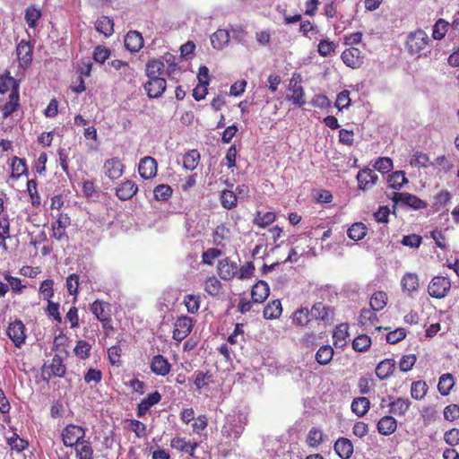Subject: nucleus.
I'll list each match as a JSON object with an SVG mask.
<instances>
[{
	"instance_id": "obj_1",
	"label": "nucleus",
	"mask_w": 459,
	"mask_h": 459,
	"mask_svg": "<svg viewBox=\"0 0 459 459\" xmlns=\"http://www.w3.org/2000/svg\"><path fill=\"white\" fill-rule=\"evenodd\" d=\"M431 39L425 30L411 31L406 38L405 48L410 55L416 57L429 56L431 53Z\"/></svg>"
},
{
	"instance_id": "obj_2",
	"label": "nucleus",
	"mask_w": 459,
	"mask_h": 459,
	"mask_svg": "<svg viewBox=\"0 0 459 459\" xmlns=\"http://www.w3.org/2000/svg\"><path fill=\"white\" fill-rule=\"evenodd\" d=\"M247 424V418L241 414L228 415L221 428V434L230 440H237Z\"/></svg>"
},
{
	"instance_id": "obj_3",
	"label": "nucleus",
	"mask_w": 459,
	"mask_h": 459,
	"mask_svg": "<svg viewBox=\"0 0 459 459\" xmlns=\"http://www.w3.org/2000/svg\"><path fill=\"white\" fill-rule=\"evenodd\" d=\"M300 82V74H294L289 84V91L291 92V95H288L286 98L291 100L294 105L301 108L306 104V100L305 91Z\"/></svg>"
},
{
	"instance_id": "obj_4",
	"label": "nucleus",
	"mask_w": 459,
	"mask_h": 459,
	"mask_svg": "<svg viewBox=\"0 0 459 459\" xmlns=\"http://www.w3.org/2000/svg\"><path fill=\"white\" fill-rule=\"evenodd\" d=\"M451 289L450 280L443 276H435L428 286V292L432 298L443 299Z\"/></svg>"
},
{
	"instance_id": "obj_5",
	"label": "nucleus",
	"mask_w": 459,
	"mask_h": 459,
	"mask_svg": "<svg viewBox=\"0 0 459 459\" xmlns=\"http://www.w3.org/2000/svg\"><path fill=\"white\" fill-rule=\"evenodd\" d=\"M85 429L74 424L67 425L62 431V438L65 446H74L85 437Z\"/></svg>"
},
{
	"instance_id": "obj_6",
	"label": "nucleus",
	"mask_w": 459,
	"mask_h": 459,
	"mask_svg": "<svg viewBox=\"0 0 459 459\" xmlns=\"http://www.w3.org/2000/svg\"><path fill=\"white\" fill-rule=\"evenodd\" d=\"M390 198L394 203V204H402L411 207L414 210H420L427 206L424 201L409 193L394 192Z\"/></svg>"
},
{
	"instance_id": "obj_7",
	"label": "nucleus",
	"mask_w": 459,
	"mask_h": 459,
	"mask_svg": "<svg viewBox=\"0 0 459 459\" xmlns=\"http://www.w3.org/2000/svg\"><path fill=\"white\" fill-rule=\"evenodd\" d=\"M193 328V321L188 316H181L174 324L173 339L181 342L186 338Z\"/></svg>"
},
{
	"instance_id": "obj_8",
	"label": "nucleus",
	"mask_w": 459,
	"mask_h": 459,
	"mask_svg": "<svg viewBox=\"0 0 459 459\" xmlns=\"http://www.w3.org/2000/svg\"><path fill=\"white\" fill-rule=\"evenodd\" d=\"M151 99L160 98L166 90L167 82L163 77L151 78L143 85Z\"/></svg>"
},
{
	"instance_id": "obj_9",
	"label": "nucleus",
	"mask_w": 459,
	"mask_h": 459,
	"mask_svg": "<svg viewBox=\"0 0 459 459\" xmlns=\"http://www.w3.org/2000/svg\"><path fill=\"white\" fill-rule=\"evenodd\" d=\"M158 164L154 158L145 156L140 160L138 171L144 179H150L157 175Z\"/></svg>"
},
{
	"instance_id": "obj_10",
	"label": "nucleus",
	"mask_w": 459,
	"mask_h": 459,
	"mask_svg": "<svg viewBox=\"0 0 459 459\" xmlns=\"http://www.w3.org/2000/svg\"><path fill=\"white\" fill-rule=\"evenodd\" d=\"M359 189L367 190L375 186L378 180V176L371 169H362L357 174Z\"/></svg>"
},
{
	"instance_id": "obj_11",
	"label": "nucleus",
	"mask_w": 459,
	"mask_h": 459,
	"mask_svg": "<svg viewBox=\"0 0 459 459\" xmlns=\"http://www.w3.org/2000/svg\"><path fill=\"white\" fill-rule=\"evenodd\" d=\"M7 334L16 347H21L26 338L25 326L22 322L16 320L11 323L7 328Z\"/></svg>"
},
{
	"instance_id": "obj_12",
	"label": "nucleus",
	"mask_w": 459,
	"mask_h": 459,
	"mask_svg": "<svg viewBox=\"0 0 459 459\" xmlns=\"http://www.w3.org/2000/svg\"><path fill=\"white\" fill-rule=\"evenodd\" d=\"M341 57L347 66L353 69L360 67L363 64L362 52L358 48H350L344 50Z\"/></svg>"
},
{
	"instance_id": "obj_13",
	"label": "nucleus",
	"mask_w": 459,
	"mask_h": 459,
	"mask_svg": "<svg viewBox=\"0 0 459 459\" xmlns=\"http://www.w3.org/2000/svg\"><path fill=\"white\" fill-rule=\"evenodd\" d=\"M103 171L106 177L115 180L123 175L124 165L118 158H111L105 161Z\"/></svg>"
},
{
	"instance_id": "obj_14",
	"label": "nucleus",
	"mask_w": 459,
	"mask_h": 459,
	"mask_svg": "<svg viewBox=\"0 0 459 459\" xmlns=\"http://www.w3.org/2000/svg\"><path fill=\"white\" fill-rule=\"evenodd\" d=\"M19 65L27 68L32 62V47L27 41L22 40L16 48Z\"/></svg>"
},
{
	"instance_id": "obj_15",
	"label": "nucleus",
	"mask_w": 459,
	"mask_h": 459,
	"mask_svg": "<svg viewBox=\"0 0 459 459\" xmlns=\"http://www.w3.org/2000/svg\"><path fill=\"white\" fill-rule=\"evenodd\" d=\"M150 368L153 374L165 377L170 372L171 364L164 356L158 354L152 359Z\"/></svg>"
},
{
	"instance_id": "obj_16",
	"label": "nucleus",
	"mask_w": 459,
	"mask_h": 459,
	"mask_svg": "<svg viewBox=\"0 0 459 459\" xmlns=\"http://www.w3.org/2000/svg\"><path fill=\"white\" fill-rule=\"evenodd\" d=\"M70 225V218L67 215L60 214L56 221L52 223L53 238L56 240L67 239L66 227Z\"/></svg>"
},
{
	"instance_id": "obj_17",
	"label": "nucleus",
	"mask_w": 459,
	"mask_h": 459,
	"mask_svg": "<svg viewBox=\"0 0 459 459\" xmlns=\"http://www.w3.org/2000/svg\"><path fill=\"white\" fill-rule=\"evenodd\" d=\"M310 315L313 319L329 323L333 320V312L329 307L318 302L312 307Z\"/></svg>"
},
{
	"instance_id": "obj_18",
	"label": "nucleus",
	"mask_w": 459,
	"mask_h": 459,
	"mask_svg": "<svg viewBox=\"0 0 459 459\" xmlns=\"http://www.w3.org/2000/svg\"><path fill=\"white\" fill-rule=\"evenodd\" d=\"M218 273L223 280H231L238 273V265L228 258L221 259L218 263Z\"/></svg>"
},
{
	"instance_id": "obj_19",
	"label": "nucleus",
	"mask_w": 459,
	"mask_h": 459,
	"mask_svg": "<svg viewBox=\"0 0 459 459\" xmlns=\"http://www.w3.org/2000/svg\"><path fill=\"white\" fill-rule=\"evenodd\" d=\"M137 191V185L134 181L127 179L117 187L116 195L120 200L126 201L131 199Z\"/></svg>"
},
{
	"instance_id": "obj_20",
	"label": "nucleus",
	"mask_w": 459,
	"mask_h": 459,
	"mask_svg": "<svg viewBox=\"0 0 459 459\" xmlns=\"http://www.w3.org/2000/svg\"><path fill=\"white\" fill-rule=\"evenodd\" d=\"M125 47L132 53L138 52L143 46V39L136 30L129 31L124 39Z\"/></svg>"
},
{
	"instance_id": "obj_21",
	"label": "nucleus",
	"mask_w": 459,
	"mask_h": 459,
	"mask_svg": "<svg viewBox=\"0 0 459 459\" xmlns=\"http://www.w3.org/2000/svg\"><path fill=\"white\" fill-rule=\"evenodd\" d=\"M161 400V394L155 391L150 394L147 397L143 399L137 407V416L143 417L147 411L155 404L159 403Z\"/></svg>"
},
{
	"instance_id": "obj_22",
	"label": "nucleus",
	"mask_w": 459,
	"mask_h": 459,
	"mask_svg": "<svg viewBox=\"0 0 459 459\" xmlns=\"http://www.w3.org/2000/svg\"><path fill=\"white\" fill-rule=\"evenodd\" d=\"M270 293V287L264 281H257L251 290L252 301L255 303H263Z\"/></svg>"
},
{
	"instance_id": "obj_23",
	"label": "nucleus",
	"mask_w": 459,
	"mask_h": 459,
	"mask_svg": "<svg viewBox=\"0 0 459 459\" xmlns=\"http://www.w3.org/2000/svg\"><path fill=\"white\" fill-rule=\"evenodd\" d=\"M91 310L98 320L102 323L103 328H108L109 326L110 317L108 313L106 311V304L104 302L98 299L95 300L91 305Z\"/></svg>"
},
{
	"instance_id": "obj_24",
	"label": "nucleus",
	"mask_w": 459,
	"mask_h": 459,
	"mask_svg": "<svg viewBox=\"0 0 459 459\" xmlns=\"http://www.w3.org/2000/svg\"><path fill=\"white\" fill-rule=\"evenodd\" d=\"M20 96L17 89L12 90L8 100L2 106L1 109L4 118L11 116L19 107Z\"/></svg>"
},
{
	"instance_id": "obj_25",
	"label": "nucleus",
	"mask_w": 459,
	"mask_h": 459,
	"mask_svg": "<svg viewBox=\"0 0 459 459\" xmlns=\"http://www.w3.org/2000/svg\"><path fill=\"white\" fill-rule=\"evenodd\" d=\"M401 286L403 291L407 294H411L419 290L420 282L416 273H407L401 280Z\"/></svg>"
},
{
	"instance_id": "obj_26",
	"label": "nucleus",
	"mask_w": 459,
	"mask_h": 459,
	"mask_svg": "<svg viewBox=\"0 0 459 459\" xmlns=\"http://www.w3.org/2000/svg\"><path fill=\"white\" fill-rule=\"evenodd\" d=\"M336 454L342 459H349L353 453V445L344 437L339 438L334 444Z\"/></svg>"
},
{
	"instance_id": "obj_27",
	"label": "nucleus",
	"mask_w": 459,
	"mask_h": 459,
	"mask_svg": "<svg viewBox=\"0 0 459 459\" xmlns=\"http://www.w3.org/2000/svg\"><path fill=\"white\" fill-rule=\"evenodd\" d=\"M164 73L165 71L163 61L153 59L146 64L145 74L149 79L161 77Z\"/></svg>"
},
{
	"instance_id": "obj_28",
	"label": "nucleus",
	"mask_w": 459,
	"mask_h": 459,
	"mask_svg": "<svg viewBox=\"0 0 459 459\" xmlns=\"http://www.w3.org/2000/svg\"><path fill=\"white\" fill-rule=\"evenodd\" d=\"M395 368V361L392 359H385L378 363L376 368V374L381 380L392 375Z\"/></svg>"
},
{
	"instance_id": "obj_29",
	"label": "nucleus",
	"mask_w": 459,
	"mask_h": 459,
	"mask_svg": "<svg viewBox=\"0 0 459 459\" xmlns=\"http://www.w3.org/2000/svg\"><path fill=\"white\" fill-rule=\"evenodd\" d=\"M396 428V420L392 416H385L381 418L377 423V429L379 433L385 436L393 434Z\"/></svg>"
},
{
	"instance_id": "obj_30",
	"label": "nucleus",
	"mask_w": 459,
	"mask_h": 459,
	"mask_svg": "<svg viewBox=\"0 0 459 459\" xmlns=\"http://www.w3.org/2000/svg\"><path fill=\"white\" fill-rule=\"evenodd\" d=\"M74 447L77 459H93L94 451L89 440L84 438L74 446Z\"/></svg>"
},
{
	"instance_id": "obj_31",
	"label": "nucleus",
	"mask_w": 459,
	"mask_h": 459,
	"mask_svg": "<svg viewBox=\"0 0 459 459\" xmlns=\"http://www.w3.org/2000/svg\"><path fill=\"white\" fill-rule=\"evenodd\" d=\"M95 29L105 37H109L114 32V22L109 17L101 16L96 21Z\"/></svg>"
},
{
	"instance_id": "obj_32",
	"label": "nucleus",
	"mask_w": 459,
	"mask_h": 459,
	"mask_svg": "<svg viewBox=\"0 0 459 459\" xmlns=\"http://www.w3.org/2000/svg\"><path fill=\"white\" fill-rule=\"evenodd\" d=\"M230 41V33L226 30H218L211 36V44L215 49H221Z\"/></svg>"
},
{
	"instance_id": "obj_33",
	"label": "nucleus",
	"mask_w": 459,
	"mask_h": 459,
	"mask_svg": "<svg viewBox=\"0 0 459 459\" xmlns=\"http://www.w3.org/2000/svg\"><path fill=\"white\" fill-rule=\"evenodd\" d=\"M348 324H340L337 325L333 333V343L335 346L343 347L346 345L348 337Z\"/></svg>"
},
{
	"instance_id": "obj_34",
	"label": "nucleus",
	"mask_w": 459,
	"mask_h": 459,
	"mask_svg": "<svg viewBox=\"0 0 459 459\" xmlns=\"http://www.w3.org/2000/svg\"><path fill=\"white\" fill-rule=\"evenodd\" d=\"M282 312L281 303L279 299L269 302L264 308V317L265 319H276L280 317Z\"/></svg>"
},
{
	"instance_id": "obj_35",
	"label": "nucleus",
	"mask_w": 459,
	"mask_h": 459,
	"mask_svg": "<svg viewBox=\"0 0 459 459\" xmlns=\"http://www.w3.org/2000/svg\"><path fill=\"white\" fill-rule=\"evenodd\" d=\"M369 400L366 397L355 398L351 403L352 411L359 417L365 415L369 409Z\"/></svg>"
},
{
	"instance_id": "obj_36",
	"label": "nucleus",
	"mask_w": 459,
	"mask_h": 459,
	"mask_svg": "<svg viewBox=\"0 0 459 459\" xmlns=\"http://www.w3.org/2000/svg\"><path fill=\"white\" fill-rule=\"evenodd\" d=\"M387 182L393 189L399 190L408 183L403 171H394L389 175Z\"/></svg>"
},
{
	"instance_id": "obj_37",
	"label": "nucleus",
	"mask_w": 459,
	"mask_h": 459,
	"mask_svg": "<svg viewBox=\"0 0 459 459\" xmlns=\"http://www.w3.org/2000/svg\"><path fill=\"white\" fill-rule=\"evenodd\" d=\"M455 385L454 377L451 374H443L439 377L437 389L441 395H447L449 394L451 389L453 388Z\"/></svg>"
},
{
	"instance_id": "obj_38",
	"label": "nucleus",
	"mask_w": 459,
	"mask_h": 459,
	"mask_svg": "<svg viewBox=\"0 0 459 459\" xmlns=\"http://www.w3.org/2000/svg\"><path fill=\"white\" fill-rule=\"evenodd\" d=\"M347 234L352 240H360L367 234V227L362 222H355L348 229Z\"/></svg>"
},
{
	"instance_id": "obj_39",
	"label": "nucleus",
	"mask_w": 459,
	"mask_h": 459,
	"mask_svg": "<svg viewBox=\"0 0 459 459\" xmlns=\"http://www.w3.org/2000/svg\"><path fill=\"white\" fill-rule=\"evenodd\" d=\"M333 356V349L330 345L321 346L316 353V359L321 365L328 364Z\"/></svg>"
},
{
	"instance_id": "obj_40",
	"label": "nucleus",
	"mask_w": 459,
	"mask_h": 459,
	"mask_svg": "<svg viewBox=\"0 0 459 459\" xmlns=\"http://www.w3.org/2000/svg\"><path fill=\"white\" fill-rule=\"evenodd\" d=\"M200 160V154L196 150H191L183 157V167L187 170H194Z\"/></svg>"
},
{
	"instance_id": "obj_41",
	"label": "nucleus",
	"mask_w": 459,
	"mask_h": 459,
	"mask_svg": "<svg viewBox=\"0 0 459 459\" xmlns=\"http://www.w3.org/2000/svg\"><path fill=\"white\" fill-rule=\"evenodd\" d=\"M411 405V402L406 398H398L389 403L391 412L396 415H404Z\"/></svg>"
},
{
	"instance_id": "obj_42",
	"label": "nucleus",
	"mask_w": 459,
	"mask_h": 459,
	"mask_svg": "<svg viewBox=\"0 0 459 459\" xmlns=\"http://www.w3.org/2000/svg\"><path fill=\"white\" fill-rule=\"evenodd\" d=\"M387 296L384 291L375 292L370 299V307L374 311L382 310L386 306Z\"/></svg>"
},
{
	"instance_id": "obj_43",
	"label": "nucleus",
	"mask_w": 459,
	"mask_h": 459,
	"mask_svg": "<svg viewBox=\"0 0 459 459\" xmlns=\"http://www.w3.org/2000/svg\"><path fill=\"white\" fill-rule=\"evenodd\" d=\"M237 194L230 190H223L221 194V203L225 209H232L237 205Z\"/></svg>"
},
{
	"instance_id": "obj_44",
	"label": "nucleus",
	"mask_w": 459,
	"mask_h": 459,
	"mask_svg": "<svg viewBox=\"0 0 459 459\" xmlns=\"http://www.w3.org/2000/svg\"><path fill=\"white\" fill-rule=\"evenodd\" d=\"M50 372L55 377H62L65 374V366L63 363V359L60 356L55 355L49 365Z\"/></svg>"
},
{
	"instance_id": "obj_45",
	"label": "nucleus",
	"mask_w": 459,
	"mask_h": 459,
	"mask_svg": "<svg viewBox=\"0 0 459 459\" xmlns=\"http://www.w3.org/2000/svg\"><path fill=\"white\" fill-rule=\"evenodd\" d=\"M428 385L424 381H416L411 384V395L415 400H421L427 394Z\"/></svg>"
},
{
	"instance_id": "obj_46",
	"label": "nucleus",
	"mask_w": 459,
	"mask_h": 459,
	"mask_svg": "<svg viewBox=\"0 0 459 459\" xmlns=\"http://www.w3.org/2000/svg\"><path fill=\"white\" fill-rule=\"evenodd\" d=\"M7 444L12 450H15L17 452H22L29 446L28 441L21 438L16 433H13L12 437H7Z\"/></svg>"
},
{
	"instance_id": "obj_47",
	"label": "nucleus",
	"mask_w": 459,
	"mask_h": 459,
	"mask_svg": "<svg viewBox=\"0 0 459 459\" xmlns=\"http://www.w3.org/2000/svg\"><path fill=\"white\" fill-rule=\"evenodd\" d=\"M10 238V221L8 216L0 219V246L6 248L5 240Z\"/></svg>"
},
{
	"instance_id": "obj_48",
	"label": "nucleus",
	"mask_w": 459,
	"mask_h": 459,
	"mask_svg": "<svg viewBox=\"0 0 459 459\" xmlns=\"http://www.w3.org/2000/svg\"><path fill=\"white\" fill-rule=\"evenodd\" d=\"M371 345V339L366 334L357 336L352 342V348L356 351H366Z\"/></svg>"
},
{
	"instance_id": "obj_49",
	"label": "nucleus",
	"mask_w": 459,
	"mask_h": 459,
	"mask_svg": "<svg viewBox=\"0 0 459 459\" xmlns=\"http://www.w3.org/2000/svg\"><path fill=\"white\" fill-rule=\"evenodd\" d=\"M311 319L310 310L307 307L296 310L293 315V322L298 325H306Z\"/></svg>"
},
{
	"instance_id": "obj_50",
	"label": "nucleus",
	"mask_w": 459,
	"mask_h": 459,
	"mask_svg": "<svg viewBox=\"0 0 459 459\" xmlns=\"http://www.w3.org/2000/svg\"><path fill=\"white\" fill-rule=\"evenodd\" d=\"M204 290L211 296H217L221 290V283L216 277H210L204 282Z\"/></svg>"
},
{
	"instance_id": "obj_51",
	"label": "nucleus",
	"mask_w": 459,
	"mask_h": 459,
	"mask_svg": "<svg viewBox=\"0 0 459 459\" xmlns=\"http://www.w3.org/2000/svg\"><path fill=\"white\" fill-rule=\"evenodd\" d=\"M449 23L444 19H439L433 26L432 37L434 39H442L447 32Z\"/></svg>"
},
{
	"instance_id": "obj_52",
	"label": "nucleus",
	"mask_w": 459,
	"mask_h": 459,
	"mask_svg": "<svg viewBox=\"0 0 459 459\" xmlns=\"http://www.w3.org/2000/svg\"><path fill=\"white\" fill-rule=\"evenodd\" d=\"M172 188L169 185L161 184L157 186L154 190V198L158 201H167L172 195Z\"/></svg>"
},
{
	"instance_id": "obj_53",
	"label": "nucleus",
	"mask_w": 459,
	"mask_h": 459,
	"mask_svg": "<svg viewBox=\"0 0 459 459\" xmlns=\"http://www.w3.org/2000/svg\"><path fill=\"white\" fill-rule=\"evenodd\" d=\"M40 10L35 6H29L25 11V20L30 28H35L37 21L40 18Z\"/></svg>"
},
{
	"instance_id": "obj_54",
	"label": "nucleus",
	"mask_w": 459,
	"mask_h": 459,
	"mask_svg": "<svg viewBox=\"0 0 459 459\" xmlns=\"http://www.w3.org/2000/svg\"><path fill=\"white\" fill-rule=\"evenodd\" d=\"M194 384L197 389H202L212 381V375L210 371H196Z\"/></svg>"
},
{
	"instance_id": "obj_55",
	"label": "nucleus",
	"mask_w": 459,
	"mask_h": 459,
	"mask_svg": "<svg viewBox=\"0 0 459 459\" xmlns=\"http://www.w3.org/2000/svg\"><path fill=\"white\" fill-rule=\"evenodd\" d=\"M374 169L382 174L387 173L393 169V160L389 157L378 158L374 165Z\"/></svg>"
},
{
	"instance_id": "obj_56",
	"label": "nucleus",
	"mask_w": 459,
	"mask_h": 459,
	"mask_svg": "<svg viewBox=\"0 0 459 459\" xmlns=\"http://www.w3.org/2000/svg\"><path fill=\"white\" fill-rule=\"evenodd\" d=\"M275 214L271 212H267L264 214L261 212H257L254 219V223L258 225L261 228H265L275 221Z\"/></svg>"
},
{
	"instance_id": "obj_57",
	"label": "nucleus",
	"mask_w": 459,
	"mask_h": 459,
	"mask_svg": "<svg viewBox=\"0 0 459 459\" xmlns=\"http://www.w3.org/2000/svg\"><path fill=\"white\" fill-rule=\"evenodd\" d=\"M160 61L164 62V68L166 67V73L169 75L173 74L178 70V65L176 63V56L170 53H166L162 56Z\"/></svg>"
},
{
	"instance_id": "obj_58",
	"label": "nucleus",
	"mask_w": 459,
	"mask_h": 459,
	"mask_svg": "<svg viewBox=\"0 0 459 459\" xmlns=\"http://www.w3.org/2000/svg\"><path fill=\"white\" fill-rule=\"evenodd\" d=\"M184 303L187 311L194 314L197 312L200 307V297L194 294H188L185 296Z\"/></svg>"
},
{
	"instance_id": "obj_59",
	"label": "nucleus",
	"mask_w": 459,
	"mask_h": 459,
	"mask_svg": "<svg viewBox=\"0 0 459 459\" xmlns=\"http://www.w3.org/2000/svg\"><path fill=\"white\" fill-rule=\"evenodd\" d=\"M377 311L372 310V308H363L359 316V323L362 325H368L374 323L377 320Z\"/></svg>"
},
{
	"instance_id": "obj_60",
	"label": "nucleus",
	"mask_w": 459,
	"mask_h": 459,
	"mask_svg": "<svg viewBox=\"0 0 459 459\" xmlns=\"http://www.w3.org/2000/svg\"><path fill=\"white\" fill-rule=\"evenodd\" d=\"M307 441L308 446H317L323 441V432L316 428H312L307 434Z\"/></svg>"
},
{
	"instance_id": "obj_61",
	"label": "nucleus",
	"mask_w": 459,
	"mask_h": 459,
	"mask_svg": "<svg viewBox=\"0 0 459 459\" xmlns=\"http://www.w3.org/2000/svg\"><path fill=\"white\" fill-rule=\"evenodd\" d=\"M27 170L25 160L18 157H13L12 160V171L13 177H20Z\"/></svg>"
},
{
	"instance_id": "obj_62",
	"label": "nucleus",
	"mask_w": 459,
	"mask_h": 459,
	"mask_svg": "<svg viewBox=\"0 0 459 459\" xmlns=\"http://www.w3.org/2000/svg\"><path fill=\"white\" fill-rule=\"evenodd\" d=\"M335 50V45L333 41L322 39L317 47V51L322 56H331Z\"/></svg>"
},
{
	"instance_id": "obj_63",
	"label": "nucleus",
	"mask_w": 459,
	"mask_h": 459,
	"mask_svg": "<svg viewBox=\"0 0 459 459\" xmlns=\"http://www.w3.org/2000/svg\"><path fill=\"white\" fill-rule=\"evenodd\" d=\"M429 161V158L426 153L416 152L410 160V164L413 167H426Z\"/></svg>"
},
{
	"instance_id": "obj_64",
	"label": "nucleus",
	"mask_w": 459,
	"mask_h": 459,
	"mask_svg": "<svg viewBox=\"0 0 459 459\" xmlns=\"http://www.w3.org/2000/svg\"><path fill=\"white\" fill-rule=\"evenodd\" d=\"M444 440L451 446L459 445V429L454 428L446 431L444 434Z\"/></svg>"
}]
</instances>
